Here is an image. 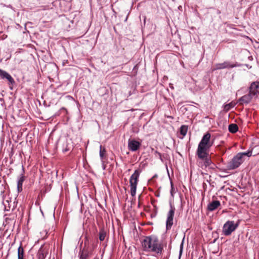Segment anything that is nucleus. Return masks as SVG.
Returning a JSON list of instances; mask_svg holds the SVG:
<instances>
[{
    "instance_id": "nucleus-16",
    "label": "nucleus",
    "mask_w": 259,
    "mask_h": 259,
    "mask_svg": "<svg viewBox=\"0 0 259 259\" xmlns=\"http://www.w3.org/2000/svg\"><path fill=\"white\" fill-rule=\"evenodd\" d=\"M229 131L231 133H235L238 130V127L236 124L232 123L229 125Z\"/></svg>"
},
{
    "instance_id": "nucleus-15",
    "label": "nucleus",
    "mask_w": 259,
    "mask_h": 259,
    "mask_svg": "<svg viewBox=\"0 0 259 259\" xmlns=\"http://www.w3.org/2000/svg\"><path fill=\"white\" fill-rule=\"evenodd\" d=\"M24 249L21 243L18 248V259H24Z\"/></svg>"
},
{
    "instance_id": "nucleus-22",
    "label": "nucleus",
    "mask_w": 259,
    "mask_h": 259,
    "mask_svg": "<svg viewBox=\"0 0 259 259\" xmlns=\"http://www.w3.org/2000/svg\"><path fill=\"white\" fill-rule=\"evenodd\" d=\"M234 105L232 103H230L229 104H227L224 105V109L226 111H228L230 110L231 108H233Z\"/></svg>"
},
{
    "instance_id": "nucleus-5",
    "label": "nucleus",
    "mask_w": 259,
    "mask_h": 259,
    "mask_svg": "<svg viewBox=\"0 0 259 259\" xmlns=\"http://www.w3.org/2000/svg\"><path fill=\"white\" fill-rule=\"evenodd\" d=\"M239 223L235 224L234 221H227L223 228V232L225 236L230 235L238 227Z\"/></svg>"
},
{
    "instance_id": "nucleus-9",
    "label": "nucleus",
    "mask_w": 259,
    "mask_h": 259,
    "mask_svg": "<svg viewBox=\"0 0 259 259\" xmlns=\"http://www.w3.org/2000/svg\"><path fill=\"white\" fill-rule=\"evenodd\" d=\"M141 143L135 140H128V148L132 151L135 152L137 151L140 147Z\"/></svg>"
},
{
    "instance_id": "nucleus-20",
    "label": "nucleus",
    "mask_w": 259,
    "mask_h": 259,
    "mask_svg": "<svg viewBox=\"0 0 259 259\" xmlns=\"http://www.w3.org/2000/svg\"><path fill=\"white\" fill-rule=\"evenodd\" d=\"M188 131V126L182 125L180 127V134L184 137L186 135Z\"/></svg>"
},
{
    "instance_id": "nucleus-10",
    "label": "nucleus",
    "mask_w": 259,
    "mask_h": 259,
    "mask_svg": "<svg viewBox=\"0 0 259 259\" xmlns=\"http://www.w3.org/2000/svg\"><path fill=\"white\" fill-rule=\"evenodd\" d=\"M259 81L252 82L249 87V93L253 96H257L258 93Z\"/></svg>"
},
{
    "instance_id": "nucleus-31",
    "label": "nucleus",
    "mask_w": 259,
    "mask_h": 259,
    "mask_svg": "<svg viewBox=\"0 0 259 259\" xmlns=\"http://www.w3.org/2000/svg\"><path fill=\"white\" fill-rule=\"evenodd\" d=\"M103 169H105V165H103Z\"/></svg>"
},
{
    "instance_id": "nucleus-28",
    "label": "nucleus",
    "mask_w": 259,
    "mask_h": 259,
    "mask_svg": "<svg viewBox=\"0 0 259 259\" xmlns=\"http://www.w3.org/2000/svg\"><path fill=\"white\" fill-rule=\"evenodd\" d=\"M61 111H64L65 112H67V110L64 108L62 107L60 109Z\"/></svg>"
},
{
    "instance_id": "nucleus-18",
    "label": "nucleus",
    "mask_w": 259,
    "mask_h": 259,
    "mask_svg": "<svg viewBox=\"0 0 259 259\" xmlns=\"http://www.w3.org/2000/svg\"><path fill=\"white\" fill-rule=\"evenodd\" d=\"M22 171L23 172L21 174L20 177L18 178V181H17V184H20L23 185V183L24 181L25 180V177L24 175V169L23 166H22Z\"/></svg>"
},
{
    "instance_id": "nucleus-8",
    "label": "nucleus",
    "mask_w": 259,
    "mask_h": 259,
    "mask_svg": "<svg viewBox=\"0 0 259 259\" xmlns=\"http://www.w3.org/2000/svg\"><path fill=\"white\" fill-rule=\"evenodd\" d=\"M237 64H232L229 61H225L222 63H218L214 65L213 70L223 69L225 68H232L238 66Z\"/></svg>"
},
{
    "instance_id": "nucleus-2",
    "label": "nucleus",
    "mask_w": 259,
    "mask_h": 259,
    "mask_svg": "<svg viewBox=\"0 0 259 259\" xmlns=\"http://www.w3.org/2000/svg\"><path fill=\"white\" fill-rule=\"evenodd\" d=\"M142 245L146 251H151L161 254L163 251V246L159 242L158 238L154 235L145 237L142 241Z\"/></svg>"
},
{
    "instance_id": "nucleus-24",
    "label": "nucleus",
    "mask_w": 259,
    "mask_h": 259,
    "mask_svg": "<svg viewBox=\"0 0 259 259\" xmlns=\"http://www.w3.org/2000/svg\"><path fill=\"white\" fill-rule=\"evenodd\" d=\"M105 153H106L105 149L103 148L102 149V146L101 145L100 147V157L102 159H103V158L105 156Z\"/></svg>"
},
{
    "instance_id": "nucleus-27",
    "label": "nucleus",
    "mask_w": 259,
    "mask_h": 259,
    "mask_svg": "<svg viewBox=\"0 0 259 259\" xmlns=\"http://www.w3.org/2000/svg\"><path fill=\"white\" fill-rule=\"evenodd\" d=\"M183 244H184V243H183V240L180 245V252H179L180 256L182 254V252H183Z\"/></svg>"
},
{
    "instance_id": "nucleus-4",
    "label": "nucleus",
    "mask_w": 259,
    "mask_h": 259,
    "mask_svg": "<svg viewBox=\"0 0 259 259\" xmlns=\"http://www.w3.org/2000/svg\"><path fill=\"white\" fill-rule=\"evenodd\" d=\"M244 161L241 158V156L237 153L233 158L229 161L227 165L229 170H233L238 168Z\"/></svg>"
},
{
    "instance_id": "nucleus-17",
    "label": "nucleus",
    "mask_w": 259,
    "mask_h": 259,
    "mask_svg": "<svg viewBox=\"0 0 259 259\" xmlns=\"http://www.w3.org/2000/svg\"><path fill=\"white\" fill-rule=\"evenodd\" d=\"M79 259H88L89 256V252L88 250L82 249V250L79 252Z\"/></svg>"
},
{
    "instance_id": "nucleus-6",
    "label": "nucleus",
    "mask_w": 259,
    "mask_h": 259,
    "mask_svg": "<svg viewBox=\"0 0 259 259\" xmlns=\"http://www.w3.org/2000/svg\"><path fill=\"white\" fill-rule=\"evenodd\" d=\"M170 209L167 214V219L166 221V230H169L171 229L174 221V214L175 212V207L172 204L169 203Z\"/></svg>"
},
{
    "instance_id": "nucleus-3",
    "label": "nucleus",
    "mask_w": 259,
    "mask_h": 259,
    "mask_svg": "<svg viewBox=\"0 0 259 259\" xmlns=\"http://www.w3.org/2000/svg\"><path fill=\"white\" fill-rule=\"evenodd\" d=\"M141 172L140 170L136 169L130 177L131 194L132 196H134L136 195L138 179Z\"/></svg>"
},
{
    "instance_id": "nucleus-25",
    "label": "nucleus",
    "mask_w": 259,
    "mask_h": 259,
    "mask_svg": "<svg viewBox=\"0 0 259 259\" xmlns=\"http://www.w3.org/2000/svg\"><path fill=\"white\" fill-rule=\"evenodd\" d=\"M155 154L157 155L159 157V159H160V160L162 162H163V158H165L164 155H162L160 153H159V152H158L157 151H156L155 152Z\"/></svg>"
},
{
    "instance_id": "nucleus-26",
    "label": "nucleus",
    "mask_w": 259,
    "mask_h": 259,
    "mask_svg": "<svg viewBox=\"0 0 259 259\" xmlns=\"http://www.w3.org/2000/svg\"><path fill=\"white\" fill-rule=\"evenodd\" d=\"M22 187H23L22 185L17 184V191L19 193L22 191V190H23Z\"/></svg>"
},
{
    "instance_id": "nucleus-11",
    "label": "nucleus",
    "mask_w": 259,
    "mask_h": 259,
    "mask_svg": "<svg viewBox=\"0 0 259 259\" xmlns=\"http://www.w3.org/2000/svg\"><path fill=\"white\" fill-rule=\"evenodd\" d=\"M0 76L2 79H6L10 83L13 84L15 83L14 79L12 76L6 71L0 69Z\"/></svg>"
},
{
    "instance_id": "nucleus-23",
    "label": "nucleus",
    "mask_w": 259,
    "mask_h": 259,
    "mask_svg": "<svg viewBox=\"0 0 259 259\" xmlns=\"http://www.w3.org/2000/svg\"><path fill=\"white\" fill-rule=\"evenodd\" d=\"M70 150V148L68 147L67 141L64 142L62 147V151L65 153L68 151Z\"/></svg>"
},
{
    "instance_id": "nucleus-13",
    "label": "nucleus",
    "mask_w": 259,
    "mask_h": 259,
    "mask_svg": "<svg viewBox=\"0 0 259 259\" xmlns=\"http://www.w3.org/2000/svg\"><path fill=\"white\" fill-rule=\"evenodd\" d=\"M253 97V96L249 92V93L248 94L245 95L243 96L242 97H241L239 99V102H241L242 103V104H247L251 101Z\"/></svg>"
},
{
    "instance_id": "nucleus-12",
    "label": "nucleus",
    "mask_w": 259,
    "mask_h": 259,
    "mask_svg": "<svg viewBox=\"0 0 259 259\" xmlns=\"http://www.w3.org/2000/svg\"><path fill=\"white\" fill-rule=\"evenodd\" d=\"M221 205V203L218 200H213L209 203L207 205V210L210 211H212L215 210L218 207Z\"/></svg>"
},
{
    "instance_id": "nucleus-14",
    "label": "nucleus",
    "mask_w": 259,
    "mask_h": 259,
    "mask_svg": "<svg viewBox=\"0 0 259 259\" xmlns=\"http://www.w3.org/2000/svg\"><path fill=\"white\" fill-rule=\"evenodd\" d=\"M17 203V202H16V201H14L13 203V205L12 206V204H10V202L9 200H6L5 202H3L4 205L5 206V210L6 211H9L10 210V209L13 210L16 207Z\"/></svg>"
},
{
    "instance_id": "nucleus-7",
    "label": "nucleus",
    "mask_w": 259,
    "mask_h": 259,
    "mask_svg": "<svg viewBox=\"0 0 259 259\" xmlns=\"http://www.w3.org/2000/svg\"><path fill=\"white\" fill-rule=\"evenodd\" d=\"M49 252V246L48 245H42L38 249L36 254L37 259H45Z\"/></svg>"
},
{
    "instance_id": "nucleus-29",
    "label": "nucleus",
    "mask_w": 259,
    "mask_h": 259,
    "mask_svg": "<svg viewBox=\"0 0 259 259\" xmlns=\"http://www.w3.org/2000/svg\"><path fill=\"white\" fill-rule=\"evenodd\" d=\"M171 195H172V189H173V186H172V184H171Z\"/></svg>"
},
{
    "instance_id": "nucleus-30",
    "label": "nucleus",
    "mask_w": 259,
    "mask_h": 259,
    "mask_svg": "<svg viewBox=\"0 0 259 259\" xmlns=\"http://www.w3.org/2000/svg\"><path fill=\"white\" fill-rule=\"evenodd\" d=\"M94 259H99V257H96Z\"/></svg>"
},
{
    "instance_id": "nucleus-19",
    "label": "nucleus",
    "mask_w": 259,
    "mask_h": 259,
    "mask_svg": "<svg viewBox=\"0 0 259 259\" xmlns=\"http://www.w3.org/2000/svg\"><path fill=\"white\" fill-rule=\"evenodd\" d=\"M106 236V232L103 229H101L99 232V240L101 241L104 240Z\"/></svg>"
},
{
    "instance_id": "nucleus-21",
    "label": "nucleus",
    "mask_w": 259,
    "mask_h": 259,
    "mask_svg": "<svg viewBox=\"0 0 259 259\" xmlns=\"http://www.w3.org/2000/svg\"><path fill=\"white\" fill-rule=\"evenodd\" d=\"M238 154L241 156V158L242 159H244V157L246 156L247 157H250L252 154V152L251 151H249L246 152L238 153Z\"/></svg>"
},
{
    "instance_id": "nucleus-1",
    "label": "nucleus",
    "mask_w": 259,
    "mask_h": 259,
    "mask_svg": "<svg viewBox=\"0 0 259 259\" xmlns=\"http://www.w3.org/2000/svg\"><path fill=\"white\" fill-rule=\"evenodd\" d=\"M210 134L207 133L203 135L198 145L196 154L198 158L203 161L201 165L202 167L203 166L206 167L212 163L209 154V150L212 145V143L210 142Z\"/></svg>"
}]
</instances>
